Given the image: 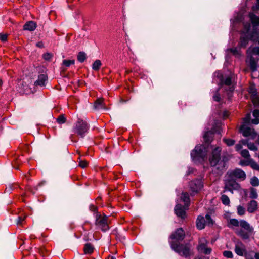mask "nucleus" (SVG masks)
Instances as JSON below:
<instances>
[{
	"instance_id": "nucleus-16",
	"label": "nucleus",
	"mask_w": 259,
	"mask_h": 259,
	"mask_svg": "<svg viewBox=\"0 0 259 259\" xmlns=\"http://www.w3.org/2000/svg\"><path fill=\"white\" fill-rule=\"evenodd\" d=\"M48 77L46 74H42L38 76L37 80L34 82L35 86H44L47 81Z\"/></svg>"
},
{
	"instance_id": "nucleus-37",
	"label": "nucleus",
	"mask_w": 259,
	"mask_h": 259,
	"mask_svg": "<svg viewBox=\"0 0 259 259\" xmlns=\"http://www.w3.org/2000/svg\"><path fill=\"white\" fill-rule=\"evenodd\" d=\"M75 61L74 60H64L62 62V64L65 66L68 67L71 65L74 64Z\"/></svg>"
},
{
	"instance_id": "nucleus-24",
	"label": "nucleus",
	"mask_w": 259,
	"mask_h": 259,
	"mask_svg": "<svg viewBox=\"0 0 259 259\" xmlns=\"http://www.w3.org/2000/svg\"><path fill=\"white\" fill-rule=\"evenodd\" d=\"M214 132L212 131L206 132L203 136L204 139L206 142H210L212 141L213 137Z\"/></svg>"
},
{
	"instance_id": "nucleus-42",
	"label": "nucleus",
	"mask_w": 259,
	"mask_h": 259,
	"mask_svg": "<svg viewBox=\"0 0 259 259\" xmlns=\"http://www.w3.org/2000/svg\"><path fill=\"white\" fill-rule=\"evenodd\" d=\"M224 143L228 146H232L235 144V141L231 139H223Z\"/></svg>"
},
{
	"instance_id": "nucleus-30",
	"label": "nucleus",
	"mask_w": 259,
	"mask_h": 259,
	"mask_svg": "<svg viewBox=\"0 0 259 259\" xmlns=\"http://www.w3.org/2000/svg\"><path fill=\"white\" fill-rule=\"evenodd\" d=\"M248 92L251 95L253 98H257V92L254 85H251L248 89Z\"/></svg>"
},
{
	"instance_id": "nucleus-46",
	"label": "nucleus",
	"mask_w": 259,
	"mask_h": 259,
	"mask_svg": "<svg viewBox=\"0 0 259 259\" xmlns=\"http://www.w3.org/2000/svg\"><path fill=\"white\" fill-rule=\"evenodd\" d=\"M247 147L249 149L252 151H256L257 150V148L254 143H249V144H247Z\"/></svg>"
},
{
	"instance_id": "nucleus-21",
	"label": "nucleus",
	"mask_w": 259,
	"mask_h": 259,
	"mask_svg": "<svg viewBox=\"0 0 259 259\" xmlns=\"http://www.w3.org/2000/svg\"><path fill=\"white\" fill-rule=\"evenodd\" d=\"M36 27V23L34 21H30L27 22L23 26V29L25 30H29L30 31H33Z\"/></svg>"
},
{
	"instance_id": "nucleus-12",
	"label": "nucleus",
	"mask_w": 259,
	"mask_h": 259,
	"mask_svg": "<svg viewBox=\"0 0 259 259\" xmlns=\"http://www.w3.org/2000/svg\"><path fill=\"white\" fill-rule=\"evenodd\" d=\"M189 185L191 190L194 192H198L203 187V184L201 179H196L192 181Z\"/></svg>"
},
{
	"instance_id": "nucleus-23",
	"label": "nucleus",
	"mask_w": 259,
	"mask_h": 259,
	"mask_svg": "<svg viewBox=\"0 0 259 259\" xmlns=\"http://www.w3.org/2000/svg\"><path fill=\"white\" fill-rule=\"evenodd\" d=\"M94 248L93 246L91 243H86L84 245L83 250L84 254H91L94 251Z\"/></svg>"
},
{
	"instance_id": "nucleus-43",
	"label": "nucleus",
	"mask_w": 259,
	"mask_h": 259,
	"mask_svg": "<svg viewBox=\"0 0 259 259\" xmlns=\"http://www.w3.org/2000/svg\"><path fill=\"white\" fill-rule=\"evenodd\" d=\"M205 219V223L207 224L208 225H212L213 224V221L209 214H206Z\"/></svg>"
},
{
	"instance_id": "nucleus-64",
	"label": "nucleus",
	"mask_w": 259,
	"mask_h": 259,
	"mask_svg": "<svg viewBox=\"0 0 259 259\" xmlns=\"http://www.w3.org/2000/svg\"><path fill=\"white\" fill-rule=\"evenodd\" d=\"M70 138L71 139L72 141H73V136L71 135L70 137Z\"/></svg>"
},
{
	"instance_id": "nucleus-47",
	"label": "nucleus",
	"mask_w": 259,
	"mask_h": 259,
	"mask_svg": "<svg viewBox=\"0 0 259 259\" xmlns=\"http://www.w3.org/2000/svg\"><path fill=\"white\" fill-rule=\"evenodd\" d=\"M223 254L225 257L227 258H232L233 257V253L230 251H224Z\"/></svg>"
},
{
	"instance_id": "nucleus-7",
	"label": "nucleus",
	"mask_w": 259,
	"mask_h": 259,
	"mask_svg": "<svg viewBox=\"0 0 259 259\" xmlns=\"http://www.w3.org/2000/svg\"><path fill=\"white\" fill-rule=\"evenodd\" d=\"M208 241L205 238H201L199 239V245L197 249L199 252L205 254H210L212 249L208 247Z\"/></svg>"
},
{
	"instance_id": "nucleus-3",
	"label": "nucleus",
	"mask_w": 259,
	"mask_h": 259,
	"mask_svg": "<svg viewBox=\"0 0 259 259\" xmlns=\"http://www.w3.org/2000/svg\"><path fill=\"white\" fill-rule=\"evenodd\" d=\"M170 245L171 248L180 255L186 258L190 255V247L189 245L178 244L174 241L172 242Z\"/></svg>"
},
{
	"instance_id": "nucleus-56",
	"label": "nucleus",
	"mask_w": 259,
	"mask_h": 259,
	"mask_svg": "<svg viewBox=\"0 0 259 259\" xmlns=\"http://www.w3.org/2000/svg\"><path fill=\"white\" fill-rule=\"evenodd\" d=\"M239 142L242 144V145H247V144H249V143H248V140H246V139H242L241 140H240L239 141Z\"/></svg>"
},
{
	"instance_id": "nucleus-40",
	"label": "nucleus",
	"mask_w": 259,
	"mask_h": 259,
	"mask_svg": "<svg viewBox=\"0 0 259 259\" xmlns=\"http://www.w3.org/2000/svg\"><path fill=\"white\" fill-rule=\"evenodd\" d=\"M240 153L241 155V156L242 157H243L244 158H245L247 159L250 158V155L249 154V151L247 150H246V149L242 150V151H240Z\"/></svg>"
},
{
	"instance_id": "nucleus-25",
	"label": "nucleus",
	"mask_w": 259,
	"mask_h": 259,
	"mask_svg": "<svg viewBox=\"0 0 259 259\" xmlns=\"http://www.w3.org/2000/svg\"><path fill=\"white\" fill-rule=\"evenodd\" d=\"M94 108L95 109H101L104 108L103 104V99L102 98L98 99L94 103Z\"/></svg>"
},
{
	"instance_id": "nucleus-31",
	"label": "nucleus",
	"mask_w": 259,
	"mask_h": 259,
	"mask_svg": "<svg viewBox=\"0 0 259 259\" xmlns=\"http://www.w3.org/2000/svg\"><path fill=\"white\" fill-rule=\"evenodd\" d=\"M101 65V61L100 60H96L92 65V69L95 71H98L100 69Z\"/></svg>"
},
{
	"instance_id": "nucleus-62",
	"label": "nucleus",
	"mask_w": 259,
	"mask_h": 259,
	"mask_svg": "<svg viewBox=\"0 0 259 259\" xmlns=\"http://www.w3.org/2000/svg\"><path fill=\"white\" fill-rule=\"evenodd\" d=\"M228 113L227 112H225L224 113V117L225 118H227L228 117Z\"/></svg>"
},
{
	"instance_id": "nucleus-39",
	"label": "nucleus",
	"mask_w": 259,
	"mask_h": 259,
	"mask_svg": "<svg viewBox=\"0 0 259 259\" xmlns=\"http://www.w3.org/2000/svg\"><path fill=\"white\" fill-rule=\"evenodd\" d=\"M237 214L240 216L243 215L245 214V209L243 206L241 205H239L237 206Z\"/></svg>"
},
{
	"instance_id": "nucleus-41",
	"label": "nucleus",
	"mask_w": 259,
	"mask_h": 259,
	"mask_svg": "<svg viewBox=\"0 0 259 259\" xmlns=\"http://www.w3.org/2000/svg\"><path fill=\"white\" fill-rule=\"evenodd\" d=\"M250 114L248 113L246 114V116L243 118L242 124H245L246 125H250Z\"/></svg>"
},
{
	"instance_id": "nucleus-59",
	"label": "nucleus",
	"mask_w": 259,
	"mask_h": 259,
	"mask_svg": "<svg viewBox=\"0 0 259 259\" xmlns=\"http://www.w3.org/2000/svg\"><path fill=\"white\" fill-rule=\"evenodd\" d=\"M195 259H209V258L206 257L205 256H197L195 258Z\"/></svg>"
},
{
	"instance_id": "nucleus-2",
	"label": "nucleus",
	"mask_w": 259,
	"mask_h": 259,
	"mask_svg": "<svg viewBox=\"0 0 259 259\" xmlns=\"http://www.w3.org/2000/svg\"><path fill=\"white\" fill-rule=\"evenodd\" d=\"M110 221L108 216L104 214L101 215L97 213L96 215L95 225L97 229L101 230L103 232L108 231L109 227Z\"/></svg>"
},
{
	"instance_id": "nucleus-63",
	"label": "nucleus",
	"mask_w": 259,
	"mask_h": 259,
	"mask_svg": "<svg viewBox=\"0 0 259 259\" xmlns=\"http://www.w3.org/2000/svg\"><path fill=\"white\" fill-rule=\"evenodd\" d=\"M107 259H115V257H114L113 256H109Z\"/></svg>"
},
{
	"instance_id": "nucleus-60",
	"label": "nucleus",
	"mask_w": 259,
	"mask_h": 259,
	"mask_svg": "<svg viewBox=\"0 0 259 259\" xmlns=\"http://www.w3.org/2000/svg\"><path fill=\"white\" fill-rule=\"evenodd\" d=\"M36 46L39 48H43L44 47V45H43V44L42 42H38V43L36 44Z\"/></svg>"
},
{
	"instance_id": "nucleus-35",
	"label": "nucleus",
	"mask_w": 259,
	"mask_h": 259,
	"mask_svg": "<svg viewBox=\"0 0 259 259\" xmlns=\"http://www.w3.org/2000/svg\"><path fill=\"white\" fill-rule=\"evenodd\" d=\"M222 203L226 205H228L230 203V199L226 195H222L221 197Z\"/></svg>"
},
{
	"instance_id": "nucleus-17",
	"label": "nucleus",
	"mask_w": 259,
	"mask_h": 259,
	"mask_svg": "<svg viewBox=\"0 0 259 259\" xmlns=\"http://www.w3.org/2000/svg\"><path fill=\"white\" fill-rule=\"evenodd\" d=\"M223 83L226 85H227L228 88V90L226 89L227 92H228V94L229 96L230 93H232L233 91L234 88L233 85H231V78L229 77H227L225 79L222 81Z\"/></svg>"
},
{
	"instance_id": "nucleus-29",
	"label": "nucleus",
	"mask_w": 259,
	"mask_h": 259,
	"mask_svg": "<svg viewBox=\"0 0 259 259\" xmlns=\"http://www.w3.org/2000/svg\"><path fill=\"white\" fill-rule=\"evenodd\" d=\"M77 60L82 63L83 62L87 59V55L84 52H79L77 56Z\"/></svg>"
},
{
	"instance_id": "nucleus-26",
	"label": "nucleus",
	"mask_w": 259,
	"mask_h": 259,
	"mask_svg": "<svg viewBox=\"0 0 259 259\" xmlns=\"http://www.w3.org/2000/svg\"><path fill=\"white\" fill-rule=\"evenodd\" d=\"M250 38L253 41H257L259 44V32L256 29H253L251 35H250Z\"/></svg>"
},
{
	"instance_id": "nucleus-51",
	"label": "nucleus",
	"mask_w": 259,
	"mask_h": 259,
	"mask_svg": "<svg viewBox=\"0 0 259 259\" xmlns=\"http://www.w3.org/2000/svg\"><path fill=\"white\" fill-rule=\"evenodd\" d=\"M8 35L6 34H0V39L2 41H5L7 39Z\"/></svg>"
},
{
	"instance_id": "nucleus-45",
	"label": "nucleus",
	"mask_w": 259,
	"mask_h": 259,
	"mask_svg": "<svg viewBox=\"0 0 259 259\" xmlns=\"http://www.w3.org/2000/svg\"><path fill=\"white\" fill-rule=\"evenodd\" d=\"M213 99L217 102L220 101L221 97L219 93V89L214 93V95H213Z\"/></svg>"
},
{
	"instance_id": "nucleus-28",
	"label": "nucleus",
	"mask_w": 259,
	"mask_h": 259,
	"mask_svg": "<svg viewBox=\"0 0 259 259\" xmlns=\"http://www.w3.org/2000/svg\"><path fill=\"white\" fill-rule=\"evenodd\" d=\"M249 197L251 199H256L258 197L257 190L255 188L251 187L249 189Z\"/></svg>"
},
{
	"instance_id": "nucleus-49",
	"label": "nucleus",
	"mask_w": 259,
	"mask_h": 259,
	"mask_svg": "<svg viewBox=\"0 0 259 259\" xmlns=\"http://www.w3.org/2000/svg\"><path fill=\"white\" fill-rule=\"evenodd\" d=\"M44 60L49 61L52 57V54L49 53H46L43 55Z\"/></svg>"
},
{
	"instance_id": "nucleus-5",
	"label": "nucleus",
	"mask_w": 259,
	"mask_h": 259,
	"mask_svg": "<svg viewBox=\"0 0 259 259\" xmlns=\"http://www.w3.org/2000/svg\"><path fill=\"white\" fill-rule=\"evenodd\" d=\"M206 155V150L203 145L196 146L195 149L191 153V157L193 159L197 158L203 159Z\"/></svg>"
},
{
	"instance_id": "nucleus-38",
	"label": "nucleus",
	"mask_w": 259,
	"mask_h": 259,
	"mask_svg": "<svg viewBox=\"0 0 259 259\" xmlns=\"http://www.w3.org/2000/svg\"><path fill=\"white\" fill-rule=\"evenodd\" d=\"M250 166L252 169L256 170H259V164L254 161L252 159H251Z\"/></svg>"
},
{
	"instance_id": "nucleus-57",
	"label": "nucleus",
	"mask_w": 259,
	"mask_h": 259,
	"mask_svg": "<svg viewBox=\"0 0 259 259\" xmlns=\"http://www.w3.org/2000/svg\"><path fill=\"white\" fill-rule=\"evenodd\" d=\"M251 122L254 124H258L259 123V118H255L254 119H252Z\"/></svg>"
},
{
	"instance_id": "nucleus-27",
	"label": "nucleus",
	"mask_w": 259,
	"mask_h": 259,
	"mask_svg": "<svg viewBox=\"0 0 259 259\" xmlns=\"http://www.w3.org/2000/svg\"><path fill=\"white\" fill-rule=\"evenodd\" d=\"M246 53L248 55H251L252 54L259 55V47H256L254 48H249L246 51Z\"/></svg>"
},
{
	"instance_id": "nucleus-20",
	"label": "nucleus",
	"mask_w": 259,
	"mask_h": 259,
	"mask_svg": "<svg viewBox=\"0 0 259 259\" xmlns=\"http://www.w3.org/2000/svg\"><path fill=\"white\" fill-rule=\"evenodd\" d=\"M239 225L248 232L252 233L253 231V227L250 226L249 224L245 220H241Z\"/></svg>"
},
{
	"instance_id": "nucleus-9",
	"label": "nucleus",
	"mask_w": 259,
	"mask_h": 259,
	"mask_svg": "<svg viewBox=\"0 0 259 259\" xmlns=\"http://www.w3.org/2000/svg\"><path fill=\"white\" fill-rule=\"evenodd\" d=\"M239 184L233 178H229L226 180L225 183V190L229 191L232 193L234 190H238L240 188Z\"/></svg>"
},
{
	"instance_id": "nucleus-22",
	"label": "nucleus",
	"mask_w": 259,
	"mask_h": 259,
	"mask_svg": "<svg viewBox=\"0 0 259 259\" xmlns=\"http://www.w3.org/2000/svg\"><path fill=\"white\" fill-rule=\"evenodd\" d=\"M205 225V220L203 217L199 216L196 220L197 228L201 230L204 228Z\"/></svg>"
},
{
	"instance_id": "nucleus-4",
	"label": "nucleus",
	"mask_w": 259,
	"mask_h": 259,
	"mask_svg": "<svg viewBox=\"0 0 259 259\" xmlns=\"http://www.w3.org/2000/svg\"><path fill=\"white\" fill-rule=\"evenodd\" d=\"M89 126L87 123L83 120L79 119L75 123L73 128V132L81 138H83L88 132Z\"/></svg>"
},
{
	"instance_id": "nucleus-8",
	"label": "nucleus",
	"mask_w": 259,
	"mask_h": 259,
	"mask_svg": "<svg viewBox=\"0 0 259 259\" xmlns=\"http://www.w3.org/2000/svg\"><path fill=\"white\" fill-rule=\"evenodd\" d=\"M251 28V25L249 23H246L244 25V29L242 30V33L245 34V36H241L240 37V45L241 47H245L248 43V36L250 37L251 34H249V32Z\"/></svg>"
},
{
	"instance_id": "nucleus-54",
	"label": "nucleus",
	"mask_w": 259,
	"mask_h": 259,
	"mask_svg": "<svg viewBox=\"0 0 259 259\" xmlns=\"http://www.w3.org/2000/svg\"><path fill=\"white\" fill-rule=\"evenodd\" d=\"M253 115L255 118H259V110H254L253 112Z\"/></svg>"
},
{
	"instance_id": "nucleus-1",
	"label": "nucleus",
	"mask_w": 259,
	"mask_h": 259,
	"mask_svg": "<svg viewBox=\"0 0 259 259\" xmlns=\"http://www.w3.org/2000/svg\"><path fill=\"white\" fill-rule=\"evenodd\" d=\"M221 148L216 147L213 149L212 154L209 158L210 164L212 166H217V169L221 170L225 167V162L220 161Z\"/></svg>"
},
{
	"instance_id": "nucleus-50",
	"label": "nucleus",
	"mask_w": 259,
	"mask_h": 259,
	"mask_svg": "<svg viewBox=\"0 0 259 259\" xmlns=\"http://www.w3.org/2000/svg\"><path fill=\"white\" fill-rule=\"evenodd\" d=\"M251 158L248 159L247 160H241L240 161V164L242 166H250V163L251 161Z\"/></svg>"
},
{
	"instance_id": "nucleus-44",
	"label": "nucleus",
	"mask_w": 259,
	"mask_h": 259,
	"mask_svg": "<svg viewBox=\"0 0 259 259\" xmlns=\"http://www.w3.org/2000/svg\"><path fill=\"white\" fill-rule=\"evenodd\" d=\"M248 233H249V232H244L242 230H241L239 233V235L243 238V239H248L249 237V235L248 234Z\"/></svg>"
},
{
	"instance_id": "nucleus-52",
	"label": "nucleus",
	"mask_w": 259,
	"mask_h": 259,
	"mask_svg": "<svg viewBox=\"0 0 259 259\" xmlns=\"http://www.w3.org/2000/svg\"><path fill=\"white\" fill-rule=\"evenodd\" d=\"M25 218H26V217H22L21 216L19 217L18 218V220H17V224L18 225L22 224L23 221H24L25 220Z\"/></svg>"
},
{
	"instance_id": "nucleus-11",
	"label": "nucleus",
	"mask_w": 259,
	"mask_h": 259,
	"mask_svg": "<svg viewBox=\"0 0 259 259\" xmlns=\"http://www.w3.org/2000/svg\"><path fill=\"white\" fill-rule=\"evenodd\" d=\"M185 237V233L184 230L182 228L177 229L170 236L171 239L176 241H182Z\"/></svg>"
},
{
	"instance_id": "nucleus-10",
	"label": "nucleus",
	"mask_w": 259,
	"mask_h": 259,
	"mask_svg": "<svg viewBox=\"0 0 259 259\" xmlns=\"http://www.w3.org/2000/svg\"><path fill=\"white\" fill-rule=\"evenodd\" d=\"M250 125L242 124L240 127V131L244 137L251 136L252 138L256 135L254 129L251 128Z\"/></svg>"
},
{
	"instance_id": "nucleus-18",
	"label": "nucleus",
	"mask_w": 259,
	"mask_h": 259,
	"mask_svg": "<svg viewBox=\"0 0 259 259\" xmlns=\"http://www.w3.org/2000/svg\"><path fill=\"white\" fill-rule=\"evenodd\" d=\"M249 17L253 27L259 26V16L253 13H249Z\"/></svg>"
},
{
	"instance_id": "nucleus-36",
	"label": "nucleus",
	"mask_w": 259,
	"mask_h": 259,
	"mask_svg": "<svg viewBox=\"0 0 259 259\" xmlns=\"http://www.w3.org/2000/svg\"><path fill=\"white\" fill-rule=\"evenodd\" d=\"M250 184L253 186H258L259 185V180L255 177H253L250 180Z\"/></svg>"
},
{
	"instance_id": "nucleus-13",
	"label": "nucleus",
	"mask_w": 259,
	"mask_h": 259,
	"mask_svg": "<svg viewBox=\"0 0 259 259\" xmlns=\"http://www.w3.org/2000/svg\"><path fill=\"white\" fill-rule=\"evenodd\" d=\"M246 62L252 71L254 72L256 70L257 60L255 59L252 56L247 55Z\"/></svg>"
},
{
	"instance_id": "nucleus-19",
	"label": "nucleus",
	"mask_w": 259,
	"mask_h": 259,
	"mask_svg": "<svg viewBox=\"0 0 259 259\" xmlns=\"http://www.w3.org/2000/svg\"><path fill=\"white\" fill-rule=\"evenodd\" d=\"M257 209V202L255 200L250 201L247 204V211L253 213Z\"/></svg>"
},
{
	"instance_id": "nucleus-14",
	"label": "nucleus",
	"mask_w": 259,
	"mask_h": 259,
	"mask_svg": "<svg viewBox=\"0 0 259 259\" xmlns=\"http://www.w3.org/2000/svg\"><path fill=\"white\" fill-rule=\"evenodd\" d=\"M175 211L178 217L182 219H184L186 217V212L181 205L177 204L175 206Z\"/></svg>"
},
{
	"instance_id": "nucleus-61",
	"label": "nucleus",
	"mask_w": 259,
	"mask_h": 259,
	"mask_svg": "<svg viewBox=\"0 0 259 259\" xmlns=\"http://www.w3.org/2000/svg\"><path fill=\"white\" fill-rule=\"evenodd\" d=\"M254 257L255 259H259V252L255 253Z\"/></svg>"
},
{
	"instance_id": "nucleus-48",
	"label": "nucleus",
	"mask_w": 259,
	"mask_h": 259,
	"mask_svg": "<svg viewBox=\"0 0 259 259\" xmlns=\"http://www.w3.org/2000/svg\"><path fill=\"white\" fill-rule=\"evenodd\" d=\"M88 165V163L85 160H80L79 162V166L82 168H84L87 167Z\"/></svg>"
},
{
	"instance_id": "nucleus-53",
	"label": "nucleus",
	"mask_w": 259,
	"mask_h": 259,
	"mask_svg": "<svg viewBox=\"0 0 259 259\" xmlns=\"http://www.w3.org/2000/svg\"><path fill=\"white\" fill-rule=\"evenodd\" d=\"M245 259H254V256L250 253L245 254Z\"/></svg>"
},
{
	"instance_id": "nucleus-55",
	"label": "nucleus",
	"mask_w": 259,
	"mask_h": 259,
	"mask_svg": "<svg viewBox=\"0 0 259 259\" xmlns=\"http://www.w3.org/2000/svg\"><path fill=\"white\" fill-rule=\"evenodd\" d=\"M235 149L236 151H238L241 150L242 148V144L239 142L238 144L235 145Z\"/></svg>"
},
{
	"instance_id": "nucleus-32",
	"label": "nucleus",
	"mask_w": 259,
	"mask_h": 259,
	"mask_svg": "<svg viewBox=\"0 0 259 259\" xmlns=\"http://www.w3.org/2000/svg\"><path fill=\"white\" fill-rule=\"evenodd\" d=\"M239 224L240 222L238 221V220L236 219H231L228 222V226L230 228L231 227V226L238 227L239 226Z\"/></svg>"
},
{
	"instance_id": "nucleus-6",
	"label": "nucleus",
	"mask_w": 259,
	"mask_h": 259,
	"mask_svg": "<svg viewBox=\"0 0 259 259\" xmlns=\"http://www.w3.org/2000/svg\"><path fill=\"white\" fill-rule=\"evenodd\" d=\"M227 175L229 178H233L234 180L236 179L240 181H244L246 178L245 172L239 168H236L233 170L228 171Z\"/></svg>"
},
{
	"instance_id": "nucleus-15",
	"label": "nucleus",
	"mask_w": 259,
	"mask_h": 259,
	"mask_svg": "<svg viewBox=\"0 0 259 259\" xmlns=\"http://www.w3.org/2000/svg\"><path fill=\"white\" fill-rule=\"evenodd\" d=\"M245 249L244 245L241 242L237 243L235 247V253L239 255L243 256L245 253Z\"/></svg>"
},
{
	"instance_id": "nucleus-33",
	"label": "nucleus",
	"mask_w": 259,
	"mask_h": 259,
	"mask_svg": "<svg viewBox=\"0 0 259 259\" xmlns=\"http://www.w3.org/2000/svg\"><path fill=\"white\" fill-rule=\"evenodd\" d=\"M181 199L185 203H189L190 202L189 195L187 192L182 193Z\"/></svg>"
},
{
	"instance_id": "nucleus-34",
	"label": "nucleus",
	"mask_w": 259,
	"mask_h": 259,
	"mask_svg": "<svg viewBox=\"0 0 259 259\" xmlns=\"http://www.w3.org/2000/svg\"><path fill=\"white\" fill-rule=\"evenodd\" d=\"M56 121L58 123L61 124L64 123L66 122V119L64 114H61L56 119Z\"/></svg>"
},
{
	"instance_id": "nucleus-58",
	"label": "nucleus",
	"mask_w": 259,
	"mask_h": 259,
	"mask_svg": "<svg viewBox=\"0 0 259 259\" xmlns=\"http://www.w3.org/2000/svg\"><path fill=\"white\" fill-rule=\"evenodd\" d=\"M252 9L254 11H258L259 10V5L256 4L255 6H252Z\"/></svg>"
}]
</instances>
